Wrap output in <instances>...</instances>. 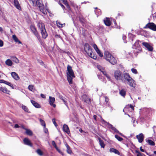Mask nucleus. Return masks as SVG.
<instances>
[{"label": "nucleus", "instance_id": "nucleus-6", "mask_svg": "<svg viewBox=\"0 0 156 156\" xmlns=\"http://www.w3.org/2000/svg\"><path fill=\"white\" fill-rule=\"evenodd\" d=\"M30 28L32 33L38 39H39L40 37L39 35L35 26L33 25H31L30 27Z\"/></svg>", "mask_w": 156, "mask_h": 156}, {"label": "nucleus", "instance_id": "nucleus-56", "mask_svg": "<svg viewBox=\"0 0 156 156\" xmlns=\"http://www.w3.org/2000/svg\"><path fill=\"white\" fill-rule=\"evenodd\" d=\"M52 145L56 148L57 147L56 146L55 142L54 141H53L52 142Z\"/></svg>", "mask_w": 156, "mask_h": 156}, {"label": "nucleus", "instance_id": "nucleus-31", "mask_svg": "<svg viewBox=\"0 0 156 156\" xmlns=\"http://www.w3.org/2000/svg\"><path fill=\"white\" fill-rule=\"evenodd\" d=\"M59 0L60 2H62L64 3V4L66 5V7L67 8V9H69V10L70 9L69 6L66 0Z\"/></svg>", "mask_w": 156, "mask_h": 156}, {"label": "nucleus", "instance_id": "nucleus-28", "mask_svg": "<svg viewBox=\"0 0 156 156\" xmlns=\"http://www.w3.org/2000/svg\"><path fill=\"white\" fill-rule=\"evenodd\" d=\"M12 38L16 42L18 43V44H22L21 42L19 40L15 35H13Z\"/></svg>", "mask_w": 156, "mask_h": 156}, {"label": "nucleus", "instance_id": "nucleus-13", "mask_svg": "<svg viewBox=\"0 0 156 156\" xmlns=\"http://www.w3.org/2000/svg\"><path fill=\"white\" fill-rule=\"evenodd\" d=\"M136 137L138 139L139 142L141 143L144 140V135L142 133H141L139 135H137Z\"/></svg>", "mask_w": 156, "mask_h": 156}, {"label": "nucleus", "instance_id": "nucleus-54", "mask_svg": "<svg viewBox=\"0 0 156 156\" xmlns=\"http://www.w3.org/2000/svg\"><path fill=\"white\" fill-rule=\"evenodd\" d=\"M6 85L11 87L12 89H14V87H13L12 85V84H11L10 82H8L6 84Z\"/></svg>", "mask_w": 156, "mask_h": 156}, {"label": "nucleus", "instance_id": "nucleus-16", "mask_svg": "<svg viewBox=\"0 0 156 156\" xmlns=\"http://www.w3.org/2000/svg\"><path fill=\"white\" fill-rule=\"evenodd\" d=\"M23 142L24 144L27 145L29 146L30 147H32V144L31 143L30 140L27 138H25L23 139Z\"/></svg>", "mask_w": 156, "mask_h": 156}, {"label": "nucleus", "instance_id": "nucleus-35", "mask_svg": "<svg viewBox=\"0 0 156 156\" xmlns=\"http://www.w3.org/2000/svg\"><path fill=\"white\" fill-rule=\"evenodd\" d=\"M11 58L12 59V60L14 62H15L16 63H18L19 62V60L15 56L11 57Z\"/></svg>", "mask_w": 156, "mask_h": 156}, {"label": "nucleus", "instance_id": "nucleus-15", "mask_svg": "<svg viewBox=\"0 0 156 156\" xmlns=\"http://www.w3.org/2000/svg\"><path fill=\"white\" fill-rule=\"evenodd\" d=\"M13 3L15 7L19 10H21V8L18 0H14Z\"/></svg>", "mask_w": 156, "mask_h": 156}, {"label": "nucleus", "instance_id": "nucleus-29", "mask_svg": "<svg viewBox=\"0 0 156 156\" xmlns=\"http://www.w3.org/2000/svg\"><path fill=\"white\" fill-rule=\"evenodd\" d=\"M12 38L16 42L18 43V44H22L21 42L19 40L15 35H13Z\"/></svg>", "mask_w": 156, "mask_h": 156}, {"label": "nucleus", "instance_id": "nucleus-44", "mask_svg": "<svg viewBox=\"0 0 156 156\" xmlns=\"http://www.w3.org/2000/svg\"><path fill=\"white\" fill-rule=\"evenodd\" d=\"M79 19L80 21L82 23H84V19L82 16L80 15L79 17Z\"/></svg>", "mask_w": 156, "mask_h": 156}, {"label": "nucleus", "instance_id": "nucleus-14", "mask_svg": "<svg viewBox=\"0 0 156 156\" xmlns=\"http://www.w3.org/2000/svg\"><path fill=\"white\" fill-rule=\"evenodd\" d=\"M134 107H133L130 105H127L123 109V111L125 112V111L126 112L127 111H132L134 110Z\"/></svg>", "mask_w": 156, "mask_h": 156}, {"label": "nucleus", "instance_id": "nucleus-3", "mask_svg": "<svg viewBox=\"0 0 156 156\" xmlns=\"http://www.w3.org/2000/svg\"><path fill=\"white\" fill-rule=\"evenodd\" d=\"M105 57L107 61L112 64H115L116 62V59L108 51L105 52Z\"/></svg>", "mask_w": 156, "mask_h": 156}, {"label": "nucleus", "instance_id": "nucleus-43", "mask_svg": "<svg viewBox=\"0 0 156 156\" xmlns=\"http://www.w3.org/2000/svg\"><path fill=\"white\" fill-rule=\"evenodd\" d=\"M40 122L41 123V124L43 126L45 127V122L42 119H39Z\"/></svg>", "mask_w": 156, "mask_h": 156}, {"label": "nucleus", "instance_id": "nucleus-47", "mask_svg": "<svg viewBox=\"0 0 156 156\" xmlns=\"http://www.w3.org/2000/svg\"><path fill=\"white\" fill-rule=\"evenodd\" d=\"M95 12L97 16L101 14V10L100 9H98L96 11H95Z\"/></svg>", "mask_w": 156, "mask_h": 156}, {"label": "nucleus", "instance_id": "nucleus-49", "mask_svg": "<svg viewBox=\"0 0 156 156\" xmlns=\"http://www.w3.org/2000/svg\"><path fill=\"white\" fill-rule=\"evenodd\" d=\"M56 150L58 151V152L59 153H60L61 155H62V156L64 155V153L62 152L60 150L58 147H56Z\"/></svg>", "mask_w": 156, "mask_h": 156}, {"label": "nucleus", "instance_id": "nucleus-64", "mask_svg": "<svg viewBox=\"0 0 156 156\" xmlns=\"http://www.w3.org/2000/svg\"><path fill=\"white\" fill-rule=\"evenodd\" d=\"M153 17L154 19L156 18V13H155L153 14Z\"/></svg>", "mask_w": 156, "mask_h": 156}, {"label": "nucleus", "instance_id": "nucleus-1", "mask_svg": "<svg viewBox=\"0 0 156 156\" xmlns=\"http://www.w3.org/2000/svg\"><path fill=\"white\" fill-rule=\"evenodd\" d=\"M67 80L70 84L73 83V79L75 77V75L72 67L69 65L67 66Z\"/></svg>", "mask_w": 156, "mask_h": 156}, {"label": "nucleus", "instance_id": "nucleus-10", "mask_svg": "<svg viewBox=\"0 0 156 156\" xmlns=\"http://www.w3.org/2000/svg\"><path fill=\"white\" fill-rule=\"evenodd\" d=\"M37 26L38 29L40 31L43 30V29H45L44 24L42 23L41 21L38 22Z\"/></svg>", "mask_w": 156, "mask_h": 156}, {"label": "nucleus", "instance_id": "nucleus-52", "mask_svg": "<svg viewBox=\"0 0 156 156\" xmlns=\"http://www.w3.org/2000/svg\"><path fill=\"white\" fill-rule=\"evenodd\" d=\"M6 85L11 87L12 89H14V87H13L12 85V84H11L10 82H8L6 84Z\"/></svg>", "mask_w": 156, "mask_h": 156}, {"label": "nucleus", "instance_id": "nucleus-55", "mask_svg": "<svg viewBox=\"0 0 156 156\" xmlns=\"http://www.w3.org/2000/svg\"><path fill=\"white\" fill-rule=\"evenodd\" d=\"M97 51L98 52H96L98 54V55H99V56L100 57H102L103 56V54L100 51V50H99V52H98V51Z\"/></svg>", "mask_w": 156, "mask_h": 156}, {"label": "nucleus", "instance_id": "nucleus-18", "mask_svg": "<svg viewBox=\"0 0 156 156\" xmlns=\"http://www.w3.org/2000/svg\"><path fill=\"white\" fill-rule=\"evenodd\" d=\"M12 77L15 80H18L20 79V77L18 74L15 72H12L11 73Z\"/></svg>", "mask_w": 156, "mask_h": 156}, {"label": "nucleus", "instance_id": "nucleus-20", "mask_svg": "<svg viewBox=\"0 0 156 156\" xmlns=\"http://www.w3.org/2000/svg\"><path fill=\"white\" fill-rule=\"evenodd\" d=\"M89 52L87 53L88 55L91 58L96 59L97 58V56L94 54L92 52V50L89 51Z\"/></svg>", "mask_w": 156, "mask_h": 156}, {"label": "nucleus", "instance_id": "nucleus-24", "mask_svg": "<svg viewBox=\"0 0 156 156\" xmlns=\"http://www.w3.org/2000/svg\"><path fill=\"white\" fill-rule=\"evenodd\" d=\"M109 151L111 152L114 153L119 155L120 154V152L117 150L113 148H111L109 149Z\"/></svg>", "mask_w": 156, "mask_h": 156}, {"label": "nucleus", "instance_id": "nucleus-23", "mask_svg": "<svg viewBox=\"0 0 156 156\" xmlns=\"http://www.w3.org/2000/svg\"><path fill=\"white\" fill-rule=\"evenodd\" d=\"M104 23L105 25L109 26L111 25V22L109 18H106L104 20Z\"/></svg>", "mask_w": 156, "mask_h": 156}, {"label": "nucleus", "instance_id": "nucleus-21", "mask_svg": "<svg viewBox=\"0 0 156 156\" xmlns=\"http://www.w3.org/2000/svg\"><path fill=\"white\" fill-rule=\"evenodd\" d=\"M41 32L43 38L45 39L47 37L48 34L45 29H43V30L41 31Z\"/></svg>", "mask_w": 156, "mask_h": 156}, {"label": "nucleus", "instance_id": "nucleus-2", "mask_svg": "<svg viewBox=\"0 0 156 156\" xmlns=\"http://www.w3.org/2000/svg\"><path fill=\"white\" fill-rule=\"evenodd\" d=\"M124 79L127 81V83L131 87H135L136 84L135 81L130 76L129 73H125L123 74Z\"/></svg>", "mask_w": 156, "mask_h": 156}, {"label": "nucleus", "instance_id": "nucleus-39", "mask_svg": "<svg viewBox=\"0 0 156 156\" xmlns=\"http://www.w3.org/2000/svg\"><path fill=\"white\" fill-rule=\"evenodd\" d=\"M147 142L150 145L154 146L155 145L154 143L151 140H147Z\"/></svg>", "mask_w": 156, "mask_h": 156}, {"label": "nucleus", "instance_id": "nucleus-30", "mask_svg": "<svg viewBox=\"0 0 156 156\" xmlns=\"http://www.w3.org/2000/svg\"><path fill=\"white\" fill-rule=\"evenodd\" d=\"M65 144L67 148V152L68 154H71L72 153V151L70 149V148L66 143H65Z\"/></svg>", "mask_w": 156, "mask_h": 156}, {"label": "nucleus", "instance_id": "nucleus-5", "mask_svg": "<svg viewBox=\"0 0 156 156\" xmlns=\"http://www.w3.org/2000/svg\"><path fill=\"white\" fill-rule=\"evenodd\" d=\"M114 76L116 80H123L122 73L119 70L115 71Z\"/></svg>", "mask_w": 156, "mask_h": 156}, {"label": "nucleus", "instance_id": "nucleus-7", "mask_svg": "<svg viewBox=\"0 0 156 156\" xmlns=\"http://www.w3.org/2000/svg\"><path fill=\"white\" fill-rule=\"evenodd\" d=\"M145 28H149L153 30L156 31V25L153 23H149L144 27Z\"/></svg>", "mask_w": 156, "mask_h": 156}, {"label": "nucleus", "instance_id": "nucleus-17", "mask_svg": "<svg viewBox=\"0 0 156 156\" xmlns=\"http://www.w3.org/2000/svg\"><path fill=\"white\" fill-rule=\"evenodd\" d=\"M0 90L4 93L10 94V91L5 87H0Z\"/></svg>", "mask_w": 156, "mask_h": 156}, {"label": "nucleus", "instance_id": "nucleus-59", "mask_svg": "<svg viewBox=\"0 0 156 156\" xmlns=\"http://www.w3.org/2000/svg\"><path fill=\"white\" fill-rule=\"evenodd\" d=\"M3 45V41L0 39V47H2Z\"/></svg>", "mask_w": 156, "mask_h": 156}, {"label": "nucleus", "instance_id": "nucleus-40", "mask_svg": "<svg viewBox=\"0 0 156 156\" xmlns=\"http://www.w3.org/2000/svg\"><path fill=\"white\" fill-rule=\"evenodd\" d=\"M37 153L40 156H42L43 155V153L40 149H38L36 151Z\"/></svg>", "mask_w": 156, "mask_h": 156}, {"label": "nucleus", "instance_id": "nucleus-63", "mask_svg": "<svg viewBox=\"0 0 156 156\" xmlns=\"http://www.w3.org/2000/svg\"><path fill=\"white\" fill-rule=\"evenodd\" d=\"M41 96L42 98H46V97H45V95L44 94H41Z\"/></svg>", "mask_w": 156, "mask_h": 156}, {"label": "nucleus", "instance_id": "nucleus-45", "mask_svg": "<svg viewBox=\"0 0 156 156\" xmlns=\"http://www.w3.org/2000/svg\"><path fill=\"white\" fill-rule=\"evenodd\" d=\"M93 47L94 48V49H95V50L96 51V52H98L97 51H98V52H99V50L98 48L97 45L95 44H94V45H93Z\"/></svg>", "mask_w": 156, "mask_h": 156}, {"label": "nucleus", "instance_id": "nucleus-48", "mask_svg": "<svg viewBox=\"0 0 156 156\" xmlns=\"http://www.w3.org/2000/svg\"><path fill=\"white\" fill-rule=\"evenodd\" d=\"M135 152L137 154V156H143L142 154L140 152L138 151H135Z\"/></svg>", "mask_w": 156, "mask_h": 156}, {"label": "nucleus", "instance_id": "nucleus-33", "mask_svg": "<svg viewBox=\"0 0 156 156\" xmlns=\"http://www.w3.org/2000/svg\"><path fill=\"white\" fill-rule=\"evenodd\" d=\"M98 139L99 142V144L101 147L104 148L105 146V144H104L103 141L101 140L100 138H99Z\"/></svg>", "mask_w": 156, "mask_h": 156}, {"label": "nucleus", "instance_id": "nucleus-41", "mask_svg": "<svg viewBox=\"0 0 156 156\" xmlns=\"http://www.w3.org/2000/svg\"><path fill=\"white\" fill-rule=\"evenodd\" d=\"M115 137L117 139V140L120 141H122L123 140V138L117 135H115Z\"/></svg>", "mask_w": 156, "mask_h": 156}, {"label": "nucleus", "instance_id": "nucleus-57", "mask_svg": "<svg viewBox=\"0 0 156 156\" xmlns=\"http://www.w3.org/2000/svg\"><path fill=\"white\" fill-rule=\"evenodd\" d=\"M62 100L63 101V102L64 103V104L66 105V106H67V107H68L67 103V102L63 98L62 99Z\"/></svg>", "mask_w": 156, "mask_h": 156}, {"label": "nucleus", "instance_id": "nucleus-25", "mask_svg": "<svg viewBox=\"0 0 156 156\" xmlns=\"http://www.w3.org/2000/svg\"><path fill=\"white\" fill-rule=\"evenodd\" d=\"M31 102L32 104L35 108H41L40 105L38 103L35 102V101L33 100H31Z\"/></svg>", "mask_w": 156, "mask_h": 156}, {"label": "nucleus", "instance_id": "nucleus-34", "mask_svg": "<svg viewBox=\"0 0 156 156\" xmlns=\"http://www.w3.org/2000/svg\"><path fill=\"white\" fill-rule=\"evenodd\" d=\"M119 94L122 96L124 97L126 94V91L124 89H122L120 91Z\"/></svg>", "mask_w": 156, "mask_h": 156}, {"label": "nucleus", "instance_id": "nucleus-60", "mask_svg": "<svg viewBox=\"0 0 156 156\" xmlns=\"http://www.w3.org/2000/svg\"><path fill=\"white\" fill-rule=\"evenodd\" d=\"M128 37L129 38H133L134 37V36L131 34H128Z\"/></svg>", "mask_w": 156, "mask_h": 156}, {"label": "nucleus", "instance_id": "nucleus-36", "mask_svg": "<svg viewBox=\"0 0 156 156\" xmlns=\"http://www.w3.org/2000/svg\"><path fill=\"white\" fill-rule=\"evenodd\" d=\"M42 4H41V3L40 2V1L39 0H36V1L35 4L34 5H33L34 6H36L37 5V6L40 7L41 5H42Z\"/></svg>", "mask_w": 156, "mask_h": 156}, {"label": "nucleus", "instance_id": "nucleus-50", "mask_svg": "<svg viewBox=\"0 0 156 156\" xmlns=\"http://www.w3.org/2000/svg\"><path fill=\"white\" fill-rule=\"evenodd\" d=\"M131 71L133 73L135 74H136L137 73V71L136 69L132 68L131 69Z\"/></svg>", "mask_w": 156, "mask_h": 156}, {"label": "nucleus", "instance_id": "nucleus-42", "mask_svg": "<svg viewBox=\"0 0 156 156\" xmlns=\"http://www.w3.org/2000/svg\"><path fill=\"white\" fill-rule=\"evenodd\" d=\"M22 109L26 112H28V109L25 106L22 105Z\"/></svg>", "mask_w": 156, "mask_h": 156}, {"label": "nucleus", "instance_id": "nucleus-46", "mask_svg": "<svg viewBox=\"0 0 156 156\" xmlns=\"http://www.w3.org/2000/svg\"><path fill=\"white\" fill-rule=\"evenodd\" d=\"M56 24L57 26L59 27H63V24H61L58 21H56Z\"/></svg>", "mask_w": 156, "mask_h": 156}, {"label": "nucleus", "instance_id": "nucleus-27", "mask_svg": "<svg viewBox=\"0 0 156 156\" xmlns=\"http://www.w3.org/2000/svg\"><path fill=\"white\" fill-rule=\"evenodd\" d=\"M82 98L84 99V101L88 104L90 103V99L87 98V96L85 94H84L82 96Z\"/></svg>", "mask_w": 156, "mask_h": 156}, {"label": "nucleus", "instance_id": "nucleus-19", "mask_svg": "<svg viewBox=\"0 0 156 156\" xmlns=\"http://www.w3.org/2000/svg\"><path fill=\"white\" fill-rule=\"evenodd\" d=\"M63 130L64 132L69 134L70 133V131L68 126L66 124H64L63 126Z\"/></svg>", "mask_w": 156, "mask_h": 156}, {"label": "nucleus", "instance_id": "nucleus-32", "mask_svg": "<svg viewBox=\"0 0 156 156\" xmlns=\"http://www.w3.org/2000/svg\"><path fill=\"white\" fill-rule=\"evenodd\" d=\"M5 63L6 65L9 66H11L12 65V62L10 59L7 60L5 62Z\"/></svg>", "mask_w": 156, "mask_h": 156}, {"label": "nucleus", "instance_id": "nucleus-4", "mask_svg": "<svg viewBox=\"0 0 156 156\" xmlns=\"http://www.w3.org/2000/svg\"><path fill=\"white\" fill-rule=\"evenodd\" d=\"M140 43L141 41L137 40L133 45V48L134 49L133 51L135 55H137V53H140L142 51V48L140 46Z\"/></svg>", "mask_w": 156, "mask_h": 156}, {"label": "nucleus", "instance_id": "nucleus-58", "mask_svg": "<svg viewBox=\"0 0 156 156\" xmlns=\"http://www.w3.org/2000/svg\"><path fill=\"white\" fill-rule=\"evenodd\" d=\"M52 121L53 123L54 124L55 126H56L57 124H56V122H55V119H52Z\"/></svg>", "mask_w": 156, "mask_h": 156}, {"label": "nucleus", "instance_id": "nucleus-22", "mask_svg": "<svg viewBox=\"0 0 156 156\" xmlns=\"http://www.w3.org/2000/svg\"><path fill=\"white\" fill-rule=\"evenodd\" d=\"M84 49L85 51L87 53L89 52V51L91 50V49L90 48V47L89 44H88L86 43L85 44L84 46Z\"/></svg>", "mask_w": 156, "mask_h": 156}, {"label": "nucleus", "instance_id": "nucleus-26", "mask_svg": "<svg viewBox=\"0 0 156 156\" xmlns=\"http://www.w3.org/2000/svg\"><path fill=\"white\" fill-rule=\"evenodd\" d=\"M110 128L112 130H113L115 132L119 134H120L121 136H123V135L121 133H120L118 130H117V129H116L113 126L111 125V124H110Z\"/></svg>", "mask_w": 156, "mask_h": 156}, {"label": "nucleus", "instance_id": "nucleus-12", "mask_svg": "<svg viewBox=\"0 0 156 156\" xmlns=\"http://www.w3.org/2000/svg\"><path fill=\"white\" fill-rule=\"evenodd\" d=\"M46 6L47 5L46 4L45 5V6H44V5L43 4L40 7H39L40 11L44 14H45L46 13Z\"/></svg>", "mask_w": 156, "mask_h": 156}, {"label": "nucleus", "instance_id": "nucleus-51", "mask_svg": "<svg viewBox=\"0 0 156 156\" xmlns=\"http://www.w3.org/2000/svg\"><path fill=\"white\" fill-rule=\"evenodd\" d=\"M106 106H108L109 108V110L111 112H112L113 110L112 107L109 105V103L107 104Z\"/></svg>", "mask_w": 156, "mask_h": 156}, {"label": "nucleus", "instance_id": "nucleus-38", "mask_svg": "<svg viewBox=\"0 0 156 156\" xmlns=\"http://www.w3.org/2000/svg\"><path fill=\"white\" fill-rule=\"evenodd\" d=\"M25 129L26 130V133L27 135H30V136L32 135V134H33L32 132V131L31 130H30L29 129Z\"/></svg>", "mask_w": 156, "mask_h": 156}, {"label": "nucleus", "instance_id": "nucleus-11", "mask_svg": "<svg viewBox=\"0 0 156 156\" xmlns=\"http://www.w3.org/2000/svg\"><path fill=\"white\" fill-rule=\"evenodd\" d=\"M55 101V99L54 97H52L51 96L49 97L48 99V102L49 104L51 106H53L54 108H55L56 107L55 105L54 104Z\"/></svg>", "mask_w": 156, "mask_h": 156}, {"label": "nucleus", "instance_id": "nucleus-8", "mask_svg": "<svg viewBox=\"0 0 156 156\" xmlns=\"http://www.w3.org/2000/svg\"><path fill=\"white\" fill-rule=\"evenodd\" d=\"M97 68L100 71H101L104 75L108 79H110V76L106 74V73L105 70L104 68L102 67L100 65H97Z\"/></svg>", "mask_w": 156, "mask_h": 156}, {"label": "nucleus", "instance_id": "nucleus-62", "mask_svg": "<svg viewBox=\"0 0 156 156\" xmlns=\"http://www.w3.org/2000/svg\"><path fill=\"white\" fill-rule=\"evenodd\" d=\"M58 97L61 100L62 99H63L62 96L61 95H60L58 93Z\"/></svg>", "mask_w": 156, "mask_h": 156}, {"label": "nucleus", "instance_id": "nucleus-53", "mask_svg": "<svg viewBox=\"0 0 156 156\" xmlns=\"http://www.w3.org/2000/svg\"><path fill=\"white\" fill-rule=\"evenodd\" d=\"M6 85L11 87L12 89H14V87H13L12 85V84H11L10 82H8L6 84Z\"/></svg>", "mask_w": 156, "mask_h": 156}, {"label": "nucleus", "instance_id": "nucleus-37", "mask_svg": "<svg viewBox=\"0 0 156 156\" xmlns=\"http://www.w3.org/2000/svg\"><path fill=\"white\" fill-rule=\"evenodd\" d=\"M28 89L31 91H33L35 90V88L33 85H30L28 86Z\"/></svg>", "mask_w": 156, "mask_h": 156}, {"label": "nucleus", "instance_id": "nucleus-61", "mask_svg": "<svg viewBox=\"0 0 156 156\" xmlns=\"http://www.w3.org/2000/svg\"><path fill=\"white\" fill-rule=\"evenodd\" d=\"M30 2H31L33 4V5H34L36 1V0H30Z\"/></svg>", "mask_w": 156, "mask_h": 156}, {"label": "nucleus", "instance_id": "nucleus-9", "mask_svg": "<svg viewBox=\"0 0 156 156\" xmlns=\"http://www.w3.org/2000/svg\"><path fill=\"white\" fill-rule=\"evenodd\" d=\"M143 45L149 51H152L153 50V48L149 43L143 42L142 43Z\"/></svg>", "mask_w": 156, "mask_h": 156}]
</instances>
